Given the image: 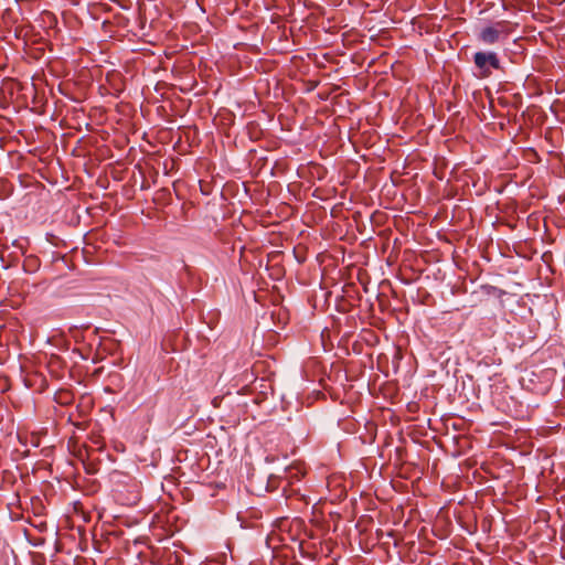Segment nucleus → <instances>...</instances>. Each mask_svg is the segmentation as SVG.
Returning <instances> with one entry per match:
<instances>
[{
  "instance_id": "obj_2",
  "label": "nucleus",
  "mask_w": 565,
  "mask_h": 565,
  "mask_svg": "<svg viewBox=\"0 0 565 565\" xmlns=\"http://www.w3.org/2000/svg\"><path fill=\"white\" fill-rule=\"evenodd\" d=\"M503 28V22H498L494 25L486 26L479 32L478 39L480 42L487 45L498 43L501 36L504 34Z\"/></svg>"
},
{
  "instance_id": "obj_1",
  "label": "nucleus",
  "mask_w": 565,
  "mask_h": 565,
  "mask_svg": "<svg viewBox=\"0 0 565 565\" xmlns=\"http://www.w3.org/2000/svg\"><path fill=\"white\" fill-rule=\"evenodd\" d=\"M473 63L479 72V77L491 76L492 70L501 68L500 60L494 52H477L473 55Z\"/></svg>"
}]
</instances>
